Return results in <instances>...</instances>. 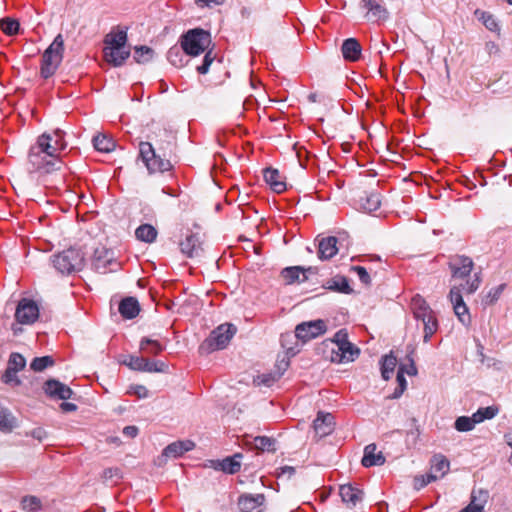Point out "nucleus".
Wrapping results in <instances>:
<instances>
[{
	"mask_svg": "<svg viewBox=\"0 0 512 512\" xmlns=\"http://www.w3.org/2000/svg\"><path fill=\"white\" fill-rule=\"evenodd\" d=\"M237 328L230 323L219 325L209 335V337L200 345L199 351L202 354H209L216 350L226 348L233 336L235 335Z\"/></svg>",
	"mask_w": 512,
	"mask_h": 512,
	"instance_id": "20e7f679",
	"label": "nucleus"
},
{
	"mask_svg": "<svg viewBox=\"0 0 512 512\" xmlns=\"http://www.w3.org/2000/svg\"><path fill=\"white\" fill-rule=\"evenodd\" d=\"M477 424L474 416H460L455 421V429L460 432H468L471 431L475 425Z\"/></svg>",
	"mask_w": 512,
	"mask_h": 512,
	"instance_id": "79ce46f5",
	"label": "nucleus"
},
{
	"mask_svg": "<svg viewBox=\"0 0 512 512\" xmlns=\"http://www.w3.org/2000/svg\"><path fill=\"white\" fill-rule=\"evenodd\" d=\"M341 51L345 60L354 62L361 56V45L355 38H348L343 42Z\"/></svg>",
	"mask_w": 512,
	"mask_h": 512,
	"instance_id": "b1692460",
	"label": "nucleus"
},
{
	"mask_svg": "<svg viewBox=\"0 0 512 512\" xmlns=\"http://www.w3.org/2000/svg\"><path fill=\"white\" fill-rule=\"evenodd\" d=\"M167 59L175 67H182L184 65L183 54L178 47H172L168 50Z\"/></svg>",
	"mask_w": 512,
	"mask_h": 512,
	"instance_id": "8fccbe9b",
	"label": "nucleus"
},
{
	"mask_svg": "<svg viewBox=\"0 0 512 512\" xmlns=\"http://www.w3.org/2000/svg\"><path fill=\"white\" fill-rule=\"evenodd\" d=\"M135 236L142 242L152 243L156 240L157 230L150 224H142L136 229Z\"/></svg>",
	"mask_w": 512,
	"mask_h": 512,
	"instance_id": "2f4dec72",
	"label": "nucleus"
},
{
	"mask_svg": "<svg viewBox=\"0 0 512 512\" xmlns=\"http://www.w3.org/2000/svg\"><path fill=\"white\" fill-rule=\"evenodd\" d=\"M154 57V50L148 46H137L134 49V59L137 63L145 64Z\"/></svg>",
	"mask_w": 512,
	"mask_h": 512,
	"instance_id": "58836bf2",
	"label": "nucleus"
},
{
	"mask_svg": "<svg viewBox=\"0 0 512 512\" xmlns=\"http://www.w3.org/2000/svg\"><path fill=\"white\" fill-rule=\"evenodd\" d=\"M404 374H405L404 366H400L397 371V376H396L398 387L394 390V392L391 396V398H393V399L399 398L403 394V392L406 390L407 381L405 379Z\"/></svg>",
	"mask_w": 512,
	"mask_h": 512,
	"instance_id": "a18cd8bd",
	"label": "nucleus"
},
{
	"mask_svg": "<svg viewBox=\"0 0 512 512\" xmlns=\"http://www.w3.org/2000/svg\"><path fill=\"white\" fill-rule=\"evenodd\" d=\"M258 379L259 384L269 387L276 381L277 378L272 376L271 374H263L261 376H258Z\"/></svg>",
	"mask_w": 512,
	"mask_h": 512,
	"instance_id": "774afa93",
	"label": "nucleus"
},
{
	"mask_svg": "<svg viewBox=\"0 0 512 512\" xmlns=\"http://www.w3.org/2000/svg\"><path fill=\"white\" fill-rule=\"evenodd\" d=\"M93 145L99 152H110L114 149L115 143L105 135H97L93 138Z\"/></svg>",
	"mask_w": 512,
	"mask_h": 512,
	"instance_id": "a19ab883",
	"label": "nucleus"
},
{
	"mask_svg": "<svg viewBox=\"0 0 512 512\" xmlns=\"http://www.w3.org/2000/svg\"><path fill=\"white\" fill-rule=\"evenodd\" d=\"M21 504L22 508L27 512H37L42 508L41 500L36 496H25Z\"/></svg>",
	"mask_w": 512,
	"mask_h": 512,
	"instance_id": "c03bdc74",
	"label": "nucleus"
},
{
	"mask_svg": "<svg viewBox=\"0 0 512 512\" xmlns=\"http://www.w3.org/2000/svg\"><path fill=\"white\" fill-rule=\"evenodd\" d=\"M51 135L50 145L55 148V152L61 156V152L66 149L67 143L64 139L65 132L61 129H55Z\"/></svg>",
	"mask_w": 512,
	"mask_h": 512,
	"instance_id": "e433bc0d",
	"label": "nucleus"
},
{
	"mask_svg": "<svg viewBox=\"0 0 512 512\" xmlns=\"http://www.w3.org/2000/svg\"><path fill=\"white\" fill-rule=\"evenodd\" d=\"M213 61L214 56H212V51L210 50L205 54L202 64L197 67L198 73L206 74Z\"/></svg>",
	"mask_w": 512,
	"mask_h": 512,
	"instance_id": "052dcab7",
	"label": "nucleus"
},
{
	"mask_svg": "<svg viewBox=\"0 0 512 512\" xmlns=\"http://www.w3.org/2000/svg\"><path fill=\"white\" fill-rule=\"evenodd\" d=\"M254 449L262 452H275L276 451V441L275 439L267 436H257L250 443Z\"/></svg>",
	"mask_w": 512,
	"mask_h": 512,
	"instance_id": "72a5a7b5",
	"label": "nucleus"
},
{
	"mask_svg": "<svg viewBox=\"0 0 512 512\" xmlns=\"http://www.w3.org/2000/svg\"><path fill=\"white\" fill-rule=\"evenodd\" d=\"M505 288V284H500L497 287H494L490 289V291L487 293L484 302L486 304H493L496 302L499 297L501 296L503 290Z\"/></svg>",
	"mask_w": 512,
	"mask_h": 512,
	"instance_id": "13d9d810",
	"label": "nucleus"
},
{
	"mask_svg": "<svg viewBox=\"0 0 512 512\" xmlns=\"http://www.w3.org/2000/svg\"><path fill=\"white\" fill-rule=\"evenodd\" d=\"M54 364V360L51 356L36 357L30 364V368L33 371L41 372L49 366Z\"/></svg>",
	"mask_w": 512,
	"mask_h": 512,
	"instance_id": "49530a36",
	"label": "nucleus"
},
{
	"mask_svg": "<svg viewBox=\"0 0 512 512\" xmlns=\"http://www.w3.org/2000/svg\"><path fill=\"white\" fill-rule=\"evenodd\" d=\"M242 458V454L236 453L233 456L226 457L221 461H218L216 469H220L221 471L227 474H235L241 468L240 459Z\"/></svg>",
	"mask_w": 512,
	"mask_h": 512,
	"instance_id": "cd10ccee",
	"label": "nucleus"
},
{
	"mask_svg": "<svg viewBox=\"0 0 512 512\" xmlns=\"http://www.w3.org/2000/svg\"><path fill=\"white\" fill-rule=\"evenodd\" d=\"M482 282L480 273H475L474 276L462 284V290L467 294H473Z\"/></svg>",
	"mask_w": 512,
	"mask_h": 512,
	"instance_id": "864d4df0",
	"label": "nucleus"
},
{
	"mask_svg": "<svg viewBox=\"0 0 512 512\" xmlns=\"http://www.w3.org/2000/svg\"><path fill=\"white\" fill-rule=\"evenodd\" d=\"M411 309L414 318L418 321L425 320L426 317L434 314L428 303L420 295H416L411 300Z\"/></svg>",
	"mask_w": 512,
	"mask_h": 512,
	"instance_id": "412c9836",
	"label": "nucleus"
},
{
	"mask_svg": "<svg viewBox=\"0 0 512 512\" xmlns=\"http://www.w3.org/2000/svg\"><path fill=\"white\" fill-rule=\"evenodd\" d=\"M453 310L462 324L467 325L470 322L469 311L464 302L453 305Z\"/></svg>",
	"mask_w": 512,
	"mask_h": 512,
	"instance_id": "3c124183",
	"label": "nucleus"
},
{
	"mask_svg": "<svg viewBox=\"0 0 512 512\" xmlns=\"http://www.w3.org/2000/svg\"><path fill=\"white\" fill-rule=\"evenodd\" d=\"M264 495H242L238 500V506L241 512H262L264 505Z\"/></svg>",
	"mask_w": 512,
	"mask_h": 512,
	"instance_id": "ddd939ff",
	"label": "nucleus"
},
{
	"mask_svg": "<svg viewBox=\"0 0 512 512\" xmlns=\"http://www.w3.org/2000/svg\"><path fill=\"white\" fill-rule=\"evenodd\" d=\"M448 266L453 278L464 279L471 274L474 263L468 256L455 255L450 258Z\"/></svg>",
	"mask_w": 512,
	"mask_h": 512,
	"instance_id": "9d476101",
	"label": "nucleus"
},
{
	"mask_svg": "<svg viewBox=\"0 0 512 512\" xmlns=\"http://www.w3.org/2000/svg\"><path fill=\"white\" fill-rule=\"evenodd\" d=\"M20 24L18 20L10 17H4L0 20V29L7 36H14L19 31Z\"/></svg>",
	"mask_w": 512,
	"mask_h": 512,
	"instance_id": "ea45409f",
	"label": "nucleus"
},
{
	"mask_svg": "<svg viewBox=\"0 0 512 512\" xmlns=\"http://www.w3.org/2000/svg\"><path fill=\"white\" fill-rule=\"evenodd\" d=\"M181 252L189 258L196 257L202 251L199 236L196 234H189L185 240L180 242Z\"/></svg>",
	"mask_w": 512,
	"mask_h": 512,
	"instance_id": "aec40b11",
	"label": "nucleus"
},
{
	"mask_svg": "<svg viewBox=\"0 0 512 512\" xmlns=\"http://www.w3.org/2000/svg\"><path fill=\"white\" fill-rule=\"evenodd\" d=\"M480 20L482 21L483 25L490 31L496 32L499 31V24L496 20V18L490 14L489 12H481Z\"/></svg>",
	"mask_w": 512,
	"mask_h": 512,
	"instance_id": "5fc2aeb1",
	"label": "nucleus"
},
{
	"mask_svg": "<svg viewBox=\"0 0 512 512\" xmlns=\"http://www.w3.org/2000/svg\"><path fill=\"white\" fill-rule=\"evenodd\" d=\"M330 343L335 344L337 348L343 345L349 348V345L351 344V342L348 341V333L346 332L345 329L337 331L334 335V338L330 341Z\"/></svg>",
	"mask_w": 512,
	"mask_h": 512,
	"instance_id": "4d7b16f0",
	"label": "nucleus"
},
{
	"mask_svg": "<svg viewBox=\"0 0 512 512\" xmlns=\"http://www.w3.org/2000/svg\"><path fill=\"white\" fill-rule=\"evenodd\" d=\"M128 393L136 395L139 399H144L149 396L148 389L143 385H132L129 387Z\"/></svg>",
	"mask_w": 512,
	"mask_h": 512,
	"instance_id": "0e129e2a",
	"label": "nucleus"
},
{
	"mask_svg": "<svg viewBox=\"0 0 512 512\" xmlns=\"http://www.w3.org/2000/svg\"><path fill=\"white\" fill-rule=\"evenodd\" d=\"M462 286H453L451 289H450V292H449V298H450V301L453 305L455 304H458V303H462L464 302L463 301V297H462Z\"/></svg>",
	"mask_w": 512,
	"mask_h": 512,
	"instance_id": "680f3d73",
	"label": "nucleus"
},
{
	"mask_svg": "<svg viewBox=\"0 0 512 512\" xmlns=\"http://www.w3.org/2000/svg\"><path fill=\"white\" fill-rule=\"evenodd\" d=\"M102 478L104 481L111 480L113 478L120 479L121 478V471L119 468H106L103 471Z\"/></svg>",
	"mask_w": 512,
	"mask_h": 512,
	"instance_id": "69168bd1",
	"label": "nucleus"
},
{
	"mask_svg": "<svg viewBox=\"0 0 512 512\" xmlns=\"http://www.w3.org/2000/svg\"><path fill=\"white\" fill-rule=\"evenodd\" d=\"M337 238L334 236L324 237L318 244V258L320 260H328L335 256L338 252Z\"/></svg>",
	"mask_w": 512,
	"mask_h": 512,
	"instance_id": "a211bd4d",
	"label": "nucleus"
},
{
	"mask_svg": "<svg viewBox=\"0 0 512 512\" xmlns=\"http://www.w3.org/2000/svg\"><path fill=\"white\" fill-rule=\"evenodd\" d=\"M184 453L182 451V447L177 442H173L169 444L162 452V455L165 457L177 458L182 456Z\"/></svg>",
	"mask_w": 512,
	"mask_h": 512,
	"instance_id": "6e6d98bb",
	"label": "nucleus"
},
{
	"mask_svg": "<svg viewBox=\"0 0 512 512\" xmlns=\"http://www.w3.org/2000/svg\"><path fill=\"white\" fill-rule=\"evenodd\" d=\"M26 365L25 358L19 353H12L8 360V368L12 370V372L21 371Z\"/></svg>",
	"mask_w": 512,
	"mask_h": 512,
	"instance_id": "de8ad7c7",
	"label": "nucleus"
},
{
	"mask_svg": "<svg viewBox=\"0 0 512 512\" xmlns=\"http://www.w3.org/2000/svg\"><path fill=\"white\" fill-rule=\"evenodd\" d=\"M129 56L130 50L127 47L118 48L117 50L104 48L106 61L115 67L121 66Z\"/></svg>",
	"mask_w": 512,
	"mask_h": 512,
	"instance_id": "393cba45",
	"label": "nucleus"
},
{
	"mask_svg": "<svg viewBox=\"0 0 512 512\" xmlns=\"http://www.w3.org/2000/svg\"><path fill=\"white\" fill-rule=\"evenodd\" d=\"M3 380L5 383H11L15 381V385L20 384V380L17 377V372H12V370L8 367L4 373Z\"/></svg>",
	"mask_w": 512,
	"mask_h": 512,
	"instance_id": "338daca9",
	"label": "nucleus"
},
{
	"mask_svg": "<svg viewBox=\"0 0 512 512\" xmlns=\"http://www.w3.org/2000/svg\"><path fill=\"white\" fill-rule=\"evenodd\" d=\"M449 461L442 455H435L431 459L429 475L435 476V481L442 478L449 471Z\"/></svg>",
	"mask_w": 512,
	"mask_h": 512,
	"instance_id": "bb28decb",
	"label": "nucleus"
},
{
	"mask_svg": "<svg viewBox=\"0 0 512 512\" xmlns=\"http://www.w3.org/2000/svg\"><path fill=\"white\" fill-rule=\"evenodd\" d=\"M17 426V420L12 412L0 403V431L10 433Z\"/></svg>",
	"mask_w": 512,
	"mask_h": 512,
	"instance_id": "c756f323",
	"label": "nucleus"
},
{
	"mask_svg": "<svg viewBox=\"0 0 512 512\" xmlns=\"http://www.w3.org/2000/svg\"><path fill=\"white\" fill-rule=\"evenodd\" d=\"M359 354L360 350L351 343L349 348L345 345L339 346L337 350L332 348L330 360L334 363L350 362L354 361L359 356Z\"/></svg>",
	"mask_w": 512,
	"mask_h": 512,
	"instance_id": "4468645a",
	"label": "nucleus"
},
{
	"mask_svg": "<svg viewBox=\"0 0 512 512\" xmlns=\"http://www.w3.org/2000/svg\"><path fill=\"white\" fill-rule=\"evenodd\" d=\"M423 323L424 326V336L423 341L425 343L429 342L433 334L438 329V321L436 319L435 314L428 316L425 318V320H420Z\"/></svg>",
	"mask_w": 512,
	"mask_h": 512,
	"instance_id": "4c0bfd02",
	"label": "nucleus"
},
{
	"mask_svg": "<svg viewBox=\"0 0 512 512\" xmlns=\"http://www.w3.org/2000/svg\"><path fill=\"white\" fill-rule=\"evenodd\" d=\"M140 350L147 354L158 355L165 350V345L157 340L144 337L140 341Z\"/></svg>",
	"mask_w": 512,
	"mask_h": 512,
	"instance_id": "473e14b6",
	"label": "nucleus"
},
{
	"mask_svg": "<svg viewBox=\"0 0 512 512\" xmlns=\"http://www.w3.org/2000/svg\"><path fill=\"white\" fill-rule=\"evenodd\" d=\"M482 282L480 273H475L474 276L462 284V290L467 294H473Z\"/></svg>",
	"mask_w": 512,
	"mask_h": 512,
	"instance_id": "603ef678",
	"label": "nucleus"
},
{
	"mask_svg": "<svg viewBox=\"0 0 512 512\" xmlns=\"http://www.w3.org/2000/svg\"><path fill=\"white\" fill-rule=\"evenodd\" d=\"M92 265L99 273L115 271L118 263L114 259V253L105 247L96 248L93 255Z\"/></svg>",
	"mask_w": 512,
	"mask_h": 512,
	"instance_id": "1a4fd4ad",
	"label": "nucleus"
},
{
	"mask_svg": "<svg viewBox=\"0 0 512 512\" xmlns=\"http://www.w3.org/2000/svg\"><path fill=\"white\" fill-rule=\"evenodd\" d=\"M265 182L276 193H282L286 190V183L283 181L279 171L274 168H266L263 172Z\"/></svg>",
	"mask_w": 512,
	"mask_h": 512,
	"instance_id": "4be33fe9",
	"label": "nucleus"
},
{
	"mask_svg": "<svg viewBox=\"0 0 512 512\" xmlns=\"http://www.w3.org/2000/svg\"><path fill=\"white\" fill-rule=\"evenodd\" d=\"M498 413V408L495 407V406H488V407H483V408H479L474 414V418L478 423H481L483 422L484 420H487V419H492L493 417H495Z\"/></svg>",
	"mask_w": 512,
	"mask_h": 512,
	"instance_id": "37998d69",
	"label": "nucleus"
},
{
	"mask_svg": "<svg viewBox=\"0 0 512 512\" xmlns=\"http://www.w3.org/2000/svg\"><path fill=\"white\" fill-rule=\"evenodd\" d=\"M38 317L39 308L35 301L27 298L19 301L15 311V319L19 324L31 325Z\"/></svg>",
	"mask_w": 512,
	"mask_h": 512,
	"instance_id": "6e6552de",
	"label": "nucleus"
},
{
	"mask_svg": "<svg viewBox=\"0 0 512 512\" xmlns=\"http://www.w3.org/2000/svg\"><path fill=\"white\" fill-rule=\"evenodd\" d=\"M305 272L315 273L316 268L308 267L307 269H304L300 266L286 267L282 270L281 276L285 280L286 284L305 282L307 280Z\"/></svg>",
	"mask_w": 512,
	"mask_h": 512,
	"instance_id": "f3484780",
	"label": "nucleus"
},
{
	"mask_svg": "<svg viewBox=\"0 0 512 512\" xmlns=\"http://www.w3.org/2000/svg\"><path fill=\"white\" fill-rule=\"evenodd\" d=\"M140 312V305L135 297H126L119 304V313L125 319H133Z\"/></svg>",
	"mask_w": 512,
	"mask_h": 512,
	"instance_id": "5701e85b",
	"label": "nucleus"
},
{
	"mask_svg": "<svg viewBox=\"0 0 512 512\" xmlns=\"http://www.w3.org/2000/svg\"><path fill=\"white\" fill-rule=\"evenodd\" d=\"M339 494L342 501L349 507H355L363 499V491L351 484L340 486Z\"/></svg>",
	"mask_w": 512,
	"mask_h": 512,
	"instance_id": "dca6fc26",
	"label": "nucleus"
},
{
	"mask_svg": "<svg viewBox=\"0 0 512 512\" xmlns=\"http://www.w3.org/2000/svg\"><path fill=\"white\" fill-rule=\"evenodd\" d=\"M64 39L58 34L42 55L41 76L45 79L53 76L62 62Z\"/></svg>",
	"mask_w": 512,
	"mask_h": 512,
	"instance_id": "7ed1b4c3",
	"label": "nucleus"
},
{
	"mask_svg": "<svg viewBox=\"0 0 512 512\" xmlns=\"http://www.w3.org/2000/svg\"><path fill=\"white\" fill-rule=\"evenodd\" d=\"M375 444H369L364 448V455L361 463L364 467L380 466L385 463V457L382 452H377Z\"/></svg>",
	"mask_w": 512,
	"mask_h": 512,
	"instance_id": "6ab92c4d",
	"label": "nucleus"
},
{
	"mask_svg": "<svg viewBox=\"0 0 512 512\" xmlns=\"http://www.w3.org/2000/svg\"><path fill=\"white\" fill-rule=\"evenodd\" d=\"M50 133H43L36 138L27 152L26 170L45 187L65 188L67 168L61 156L50 145Z\"/></svg>",
	"mask_w": 512,
	"mask_h": 512,
	"instance_id": "f257e3e1",
	"label": "nucleus"
},
{
	"mask_svg": "<svg viewBox=\"0 0 512 512\" xmlns=\"http://www.w3.org/2000/svg\"><path fill=\"white\" fill-rule=\"evenodd\" d=\"M106 47L117 50L118 48L126 47L127 32L125 30H117L106 35L104 40Z\"/></svg>",
	"mask_w": 512,
	"mask_h": 512,
	"instance_id": "c85d7f7f",
	"label": "nucleus"
},
{
	"mask_svg": "<svg viewBox=\"0 0 512 512\" xmlns=\"http://www.w3.org/2000/svg\"><path fill=\"white\" fill-rule=\"evenodd\" d=\"M123 364L128 366L132 370L141 371L143 372L145 363V358L141 356L136 355H129L127 358L123 361Z\"/></svg>",
	"mask_w": 512,
	"mask_h": 512,
	"instance_id": "09e8293b",
	"label": "nucleus"
},
{
	"mask_svg": "<svg viewBox=\"0 0 512 512\" xmlns=\"http://www.w3.org/2000/svg\"><path fill=\"white\" fill-rule=\"evenodd\" d=\"M397 365V359L392 354L385 355L381 362V375L384 380H389Z\"/></svg>",
	"mask_w": 512,
	"mask_h": 512,
	"instance_id": "c9c22d12",
	"label": "nucleus"
},
{
	"mask_svg": "<svg viewBox=\"0 0 512 512\" xmlns=\"http://www.w3.org/2000/svg\"><path fill=\"white\" fill-rule=\"evenodd\" d=\"M210 44V33L201 28L191 29L181 37V48L190 56L200 55Z\"/></svg>",
	"mask_w": 512,
	"mask_h": 512,
	"instance_id": "39448f33",
	"label": "nucleus"
},
{
	"mask_svg": "<svg viewBox=\"0 0 512 512\" xmlns=\"http://www.w3.org/2000/svg\"><path fill=\"white\" fill-rule=\"evenodd\" d=\"M360 8L367 11L366 18L371 22L385 21L389 17L383 0H361Z\"/></svg>",
	"mask_w": 512,
	"mask_h": 512,
	"instance_id": "9b49d317",
	"label": "nucleus"
},
{
	"mask_svg": "<svg viewBox=\"0 0 512 512\" xmlns=\"http://www.w3.org/2000/svg\"><path fill=\"white\" fill-rule=\"evenodd\" d=\"M434 481H435V476L429 475L428 473L426 475L416 476L414 478V487H415V489L420 490L423 487H425L427 484L434 482Z\"/></svg>",
	"mask_w": 512,
	"mask_h": 512,
	"instance_id": "bf43d9fd",
	"label": "nucleus"
},
{
	"mask_svg": "<svg viewBox=\"0 0 512 512\" xmlns=\"http://www.w3.org/2000/svg\"><path fill=\"white\" fill-rule=\"evenodd\" d=\"M360 207L363 211L371 213L376 211L381 205V195L378 192H365L359 199Z\"/></svg>",
	"mask_w": 512,
	"mask_h": 512,
	"instance_id": "a878e982",
	"label": "nucleus"
},
{
	"mask_svg": "<svg viewBox=\"0 0 512 512\" xmlns=\"http://www.w3.org/2000/svg\"><path fill=\"white\" fill-rule=\"evenodd\" d=\"M352 270L357 274L359 280L365 284L369 285L371 283V278L367 270L362 266H353Z\"/></svg>",
	"mask_w": 512,
	"mask_h": 512,
	"instance_id": "e2e57ef3",
	"label": "nucleus"
},
{
	"mask_svg": "<svg viewBox=\"0 0 512 512\" xmlns=\"http://www.w3.org/2000/svg\"><path fill=\"white\" fill-rule=\"evenodd\" d=\"M54 268L63 275L79 272L85 265V255L81 249L69 248L52 258Z\"/></svg>",
	"mask_w": 512,
	"mask_h": 512,
	"instance_id": "f03ea898",
	"label": "nucleus"
},
{
	"mask_svg": "<svg viewBox=\"0 0 512 512\" xmlns=\"http://www.w3.org/2000/svg\"><path fill=\"white\" fill-rule=\"evenodd\" d=\"M44 390L49 396L61 400H67L71 398L73 394V391L71 390L70 387L55 379H50L46 381L44 385Z\"/></svg>",
	"mask_w": 512,
	"mask_h": 512,
	"instance_id": "2eb2a0df",
	"label": "nucleus"
},
{
	"mask_svg": "<svg viewBox=\"0 0 512 512\" xmlns=\"http://www.w3.org/2000/svg\"><path fill=\"white\" fill-rule=\"evenodd\" d=\"M139 157L150 174L164 173L172 169L171 162L157 155L149 142L142 141L139 143Z\"/></svg>",
	"mask_w": 512,
	"mask_h": 512,
	"instance_id": "0eeeda50",
	"label": "nucleus"
},
{
	"mask_svg": "<svg viewBox=\"0 0 512 512\" xmlns=\"http://www.w3.org/2000/svg\"><path fill=\"white\" fill-rule=\"evenodd\" d=\"M487 492L479 491V502H477V497L475 495V491L472 492V499L468 506L462 509L460 512H484V502H486Z\"/></svg>",
	"mask_w": 512,
	"mask_h": 512,
	"instance_id": "f704fd0d",
	"label": "nucleus"
},
{
	"mask_svg": "<svg viewBox=\"0 0 512 512\" xmlns=\"http://www.w3.org/2000/svg\"><path fill=\"white\" fill-rule=\"evenodd\" d=\"M327 330L326 322L322 319H317L308 322H302L295 328V334L286 333L281 335V345L285 347L286 340H293L294 338L301 340L303 343L314 339Z\"/></svg>",
	"mask_w": 512,
	"mask_h": 512,
	"instance_id": "423d86ee",
	"label": "nucleus"
},
{
	"mask_svg": "<svg viewBox=\"0 0 512 512\" xmlns=\"http://www.w3.org/2000/svg\"><path fill=\"white\" fill-rule=\"evenodd\" d=\"M324 288L344 294H350L353 291L349 286L347 278L343 276H335L327 280Z\"/></svg>",
	"mask_w": 512,
	"mask_h": 512,
	"instance_id": "7c9ffc66",
	"label": "nucleus"
},
{
	"mask_svg": "<svg viewBox=\"0 0 512 512\" xmlns=\"http://www.w3.org/2000/svg\"><path fill=\"white\" fill-rule=\"evenodd\" d=\"M334 427V416L331 413L319 412L313 422L315 434L320 438L331 434Z\"/></svg>",
	"mask_w": 512,
	"mask_h": 512,
	"instance_id": "f8f14e48",
	"label": "nucleus"
}]
</instances>
